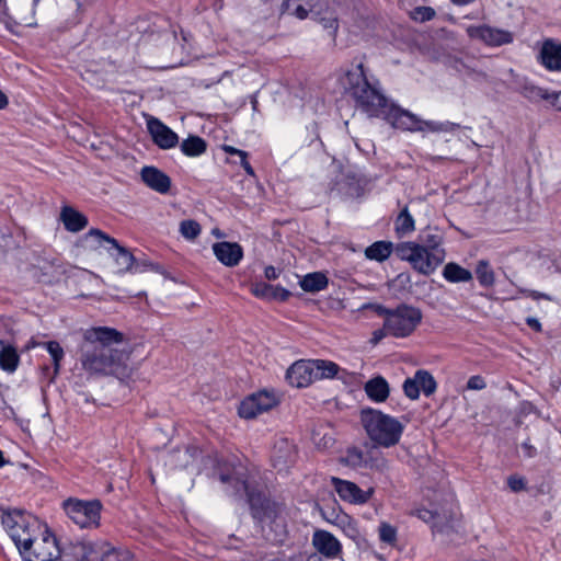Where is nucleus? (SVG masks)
Here are the masks:
<instances>
[{
    "label": "nucleus",
    "mask_w": 561,
    "mask_h": 561,
    "mask_svg": "<svg viewBox=\"0 0 561 561\" xmlns=\"http://www.w3.org/2000/svg\"><path fill=\"white\" fill-rule=\"evenodd\" d=\"M468 37L472 41H479L490 47H499L513 43L514 35L512 32L493 27L488 24L469 25L466 28Z\"/></svg>",
    "instance_id": "10"
},
{
    "label": "nucleus",
    "mask_w": 561,
    "mask_h": 561,
    "mask_svg": "<svg viewBox=\"0 0 561 561\" xmlns=\"http://www.w3.org/2000/svg\"><path fill=\"white\" fill-rule=\"evenodd\" d=\"M312 545L319 553L335 559L342 552V545L331 533L327 530H317L312 537Z\"/></svg>",
    "instance_id": "19"
},
{
    "label": "nucleus",
    "mask_w": 561,
    "mask_h": 561,
    "mask_svg": "<svg viewBox=\"0 0 561 561\" xmlns=\"http://www.w3.org/2000/svg\"><path fill=\"white\" fill-rule=\"evenodd\" d=\"M410 15L412 20L423 23L433 20L436 12L431 7H416L411 11Z\"/></svg>",
    "instance_id": "41"
},
{
    "label": "nucleus",
    "mask_w": 561,
    "mask_h": 561,
    "mask_svg": "<svg viewBox=\"0 0 561 561\" xmlns=\"http://www.w3.org/2000/svg\"><path fill=\"white\" fill-rule=\"evenodd\" d=\"M302 290L307 293H318L325 289L329 285V279L325 274L321 272H313L305 275L299 282Z\"/></svg>",
    "instance_id": "28"
},
{
    "label": "nucleus",
    "mask_w": 561,
    "mask_h": 561,
    "mask_svg": "<svg viewBox=\"0 0 561 561\" xmlns=\"http://www.w3.org/2000/svg\"><path fill=\"white\" fill-rule=\"evenodd\" d=\"M41 0H33L32 1V13L33 15L35 14V11H36V7L38 5Z\"/></svg>",
    "instance_id": "57"
},
{
    "label": "nucleus",
    "mask_w": 561,
    "mask_h": 561,
    "mask_svg": "<svg viewBox=\"0 0 561 561\" xmlns=\"http://www.w3.org/2000/svg\"><path fill=\"white\" fill-rule=\"evenodd\" d=\"M334 490L343 501L350 503L363 504L370 497V492H365L354 482L332 477L331 479Z\"/></svg>",
    "instance_id": "16"
},
{
    "label": "nucleus",
    "mask_w": 561,
    "mask_h": 561,
    "mask_svg": "<svg viewBox=\"0 0 561 561\" xmlns=\"http://www.w3.org/2000/svg\"><path fill=\"white\" fill-rule=\"evenodd\" d=\"M60 219L65 229L69 232H79L83 230L89 221L87 216L76 210L71 206H64L60 211Z\"/></svg>",
    "instance_id": "23"
},
{
    "label": "nucleus",
    "mask_w": 561,
    "mask_h": 561,
    "mask_svg": "<svg viewBox=\"0 0 561 561\" xmlns=\"http://www.w3.org/2000/svg\"><path fill=\"white\" fill-rule=\"evenodd\" d=\"M379 539L388 545H393L397 540V529L388 523H381L379 526Z\"/></svg>",
    "instance_id": "42"
},
{
    "label": "nucleus",
    "mask_w": 561,
    "mask_h": 561,
    "mask_svg": "<svg viewBox=\"0 0 561 561\" xmlns=\"http://www.w3.org/2000/svg\"><path fill=\"white\" fill-rule=\"evenodd\" d=\"M402 389L407 398L417 400L421 392L431 397L437 389V382L428 370L419 369L413 377L404 380Z\"/></svg>",
    "instance_id": "12"
},
{
    "label": "nucleus",
    "mask_w": 561,
    "mask_h": 561,
    "mask_svg": "<svg viewBox=\"0 0 561 561\" xmlns=\"http://www.w3.org/2000/svg\"><path fill=\"white\" fill-rule=\"evenodd\" d=\"M364 391L370 401L382 403L389 398L390 386L385 377L377 375L365 382Z\"/></svg>",
    "instance_id": "21"
},
{
    "label": "nucleus",
    "mask_w": 561,
    "mask_h": 561,
    "mask_svg": "<svg viewBox=\"0 0 561 561\" xmlns=\"http://www.w3.org/2000/svg\"><path fill=\"white\" fill-rule=\"evenodd\" d=\"M523 449L525 450V455L527 457H534L536 455V448L533 447L528 442H524L522 444Z\"/></svg>",
    "instance_id": "53"
},
{
    "label": "nucleus",
    "mask_w": 561,
    "mask_h": 561,
    "mask_svg": "<svg viewBox=\"0 0 561 561\" xmlns=\"http://www.w3.org/2000/svg\"><path fill=\"white\" fill-rule=\"evenodd\" d=\"M82 561H123L119 552L108 545L96 547L89 543L85 547Z\"/></svg>",
    "instance_id": "24"
},
{
    "label": "nucleus",
    "mask_w": 561,
    "mask_h": 561,
    "mask_svg": "<svg viewBox=\"0 0 561 561\" xmlns=\"http://www.w3.org/2000/svg\"><path fill=\"white\" fill-rule=\"evenodd\" d=\"M43 346L46 348V351L51 356L55 374H58V371L60 369V363L65 356L64 348L60 346V344L57 341L45 342V343H43Z\"/></svg>",
    "instance_id": "39"
},
{
    "label": "nucleus",
    "mask_w": 561,
    "mask_h": 561,
    "mask_svg": "<svg viewBox=\"0 0 561 561\" xmlns=\"http://www.w3.org/2000/svg\"><path fill=\"white\" fill-rule=\"evenodd\" d=\"M394 254L423 275H431L443 263L438 255L431 253L417 242L405 241L394 245Z\"/></svg>",
    "instance_id": "7"
},
{
    "label": "nucleus",
    "mask_w": 561,
    "mask_h": 561,
    "mask_svg": "<svg viewBox=\"0 0 561 561\" xmlns=\"http://www.w3.org/2000/svg\"><path fill=\"white\" fill-rule=\"evenodd\" d=\"M20 363V356L12 345H4L0 351V367L8 371L13 373L16 370Z\"/></svg>",
    "instance_id": "33"
},
{
    "label": "nucleus",
    "mask_w": 561,
    "mask_h": 561,
    "mask_svg": "<svg viewBox=\"0 0 561 561\" xmlns=\"http://www.w3.org/2000/svg\"><path fill=\"white\" fill-rule=\"evenodd\" d=\"M423 131L428 130L432 133H454L459 129L461 126L458 123H453L449 121L437 122V121H423Z\"/></svg>",
    "instance_id": "36"
},
{
    "label": "nucleus",
    "mask_w": 561,
    "mask_h": 561,
    "mask_svg": "<svg viewBox=\"0 0 561 561\" xmlns=\"http://www.w3.org/2000/svg\"><path fill=\"white\" fill-rule=\"evenodd\" d=\"M380 336H381V333L378 334L377 332H375V339L376 340H378Z\"/></svg>",
    "instance_id": "60"
},
{
    "label": "nucleus",
    "mask_w": 561,
    "mask_h": 561,
    "mask_svg": "<svg viewBox=\"0 0 561 561\" xmlns=\"http://www.w3.org/2000/svg\"><path fill=\"white\" fill-rule=\"evenodd\" d=\"M443 276L449 283H467L472 279V273L469 270L454 262L444 266Z\"/></svg>",
    "instance_id": "31"
},
{
    "label": "nucleus",
    "mask_w": 561,
    "mask_h": 561,
    "mask_svg": "<svg viewBox=\"0 0 561 561\" xmlns=\"http://www.w3.org/2000/svg\"><path fill=\"white\" fill-rule=\"evenodd\" d=\"M24 24H25L26 26H30V27H34V26H36V25H37V23H36L35 21H33V22H25Z\"/></svg>",
    "instance_id": "59"
},
{
    "label": "nucleus",
    "mask_w": 561,
    "mask_h": 561,
    "mask_svg": "<svg viewBox=\"0 0 561 561\" xmlns=\"http://www.w3.org/2000/svg\"><path fill=\"white\" fill-rule=\"evenodd\" d=\"M224 151L230 156H243L244 157V150L234 148L232 146L225 145L222 147Z\"/></svg>",
    "instance_id": "52"
},
{
    "label": "nucleus",
    "mask_w": 561,
    "mask_h": 561,
    "mask_svg": "<svg viewBox=\"0 0 561 561\" xmlns=\"http://www.w3.org/2000/svg\"><path fill=\"white\" fill-rule=\"evenodd\" d=\"M273 391L261 390L247 397L239 407L238 413L243 419H254L277 404Z\"/></svg>",
    "instance_id": "11"
},
{
    "label": "nucleus",
    "mask_w": 561,
    "mask_h": 561,
    "mask_svg": "<svg viewBox=\"0 0 561 561\" xmlns=\"http://www.w3.org/2000/svg\"><path fill=\"white\" fill-rule=\"evenodd\" d=\"M240 158V164L241 167L243 168V170L245 171V173L248 175H251V176H254V169L252 168V165L250 164L248 158H249V154L247 151H244V158L243 156H238Z\"/></svg>",
    "instance_id": "49"
},
{
    "label": "nucleus",
    "mask_w": 561,
    "mask_h": 561,
    "mask_svg": "<svg viewBox=\"0 0 561 561\" xmlns=\"http://www.w3.org/2000/svg\"><path fill=\"white\" fill-rule=\"evenodd\" d=\"M340 462L354 469L363 468L366 462V456L360 448L352 446L345 450Z\"/></svg>",
    "instance_id": "34"
},
{
    "label": "nucleus",
    "mask_w": 561,
    "mask_h": 561,
    "mask_svg": "<svg viewBox=\"0 0 561 561\" xmlns=\"http://www.w3.org/2000/svg\"><path fill=\"white\" fill-rule=\"evenodd\" d=\"M67 516L80 528H98L103 505L100 500L68 499L64 501Z\"/></svg>",
    "instance_id": "8"
},
{
    "label": "nucleus",
    "mask_w": 561,
    "mask_h": 561,
    "mask_svg": "<svg viewBox=\"0 0 561 561\" xmlns=\"http://www.w3.org/2000/svg\"><path fill=\"white\" fill-rule=\"evenodd\" d=\"M476 275L482 287L489 288L494 285L495 275L488 261L481 260L476 267Z\"/></svg>",
    "instance_id": "35"
},
{
    "label": "nucleus",
    "mask_w": 561,
    "mask_h": 561,
    "mask_svg": "<svg viewBox=\"0 0 561 561\" xmlns=\"http://www.w3.org/2000/svg\"><path fill=\"white\" fill-rule=\"evenodd\" d=\"M308 561H323V559L317 554H312L308 558Z\"/></svg>",
    "instance_id": "56"
},
{
    "label": "nucleus",
    "mask_w": 561,
    "mask_h": 561,
    "mask_svg": "<svg viewBox=\"0 0 561 561\" xmlns=\"http://www.w3.org/2000/svg\"><path fill=\"white\" fill-rule=\"evenodd\" d=\"M415 230V220L409 210L408 206H404L394 219V231L398 238H403Z\"/></svg>",
    "instance_id": "26"
},
{
    "label": "nucleus",
    "mask_w": 561,
    "mask_h": 561,
    "mask_svg": "<svg viewBox=\"0 0 561 561\" xmlns=\"http://www.w3.org/2000/svg\"><path fill=\"white\" fill-rule=\"evenodd\" d=\"M507 485L513 492H520L526 489V481L520 476L512 474L507 478Z\"/></svg>",
    "instance_id": "44"
},
{
    "label": "nucleus",
    "mask_w": 561,
    "mask_h": 561,
    "mask_svg": "<svg viewBox=\"0 0 561 561\" xmlns=\"http://www.w3.org/2000/svg\"><path fill=\"white\" fill-rule=\"evenodd\" d=\"M1 523L23 561H57L56 536L37 517L21 511L3 512Z\"/></svg>",
    "instance_id": "2"
},
{
    "label": "nucleus",
    "mask_w": 561,
    "mask_h": 561,
    "mask_svg": "<svg viewBox=\"0 0 561 561\" xmlns=\"http://www.w3.org/2000/svg\"><path fill=\"white\" fill-rule=\"evenodd\" d=\"M216 259L228 267L237 266L243 257V249L237 242L221 241L213 245Z\"/></svg>",
    "instance_id": "18"
},
{
    "label": "nucleus",
    "mask_w": 561,
    "mask_h": 561,
    "mask_svg": "<svg viewBox=\"0 0 561 561\" xmlns=\"http://www.w3.org/2000/svg\"><path fill=\"white\" fill-rule=\"evenodd\" d=\"M394 252L393 243L390 241H376L365 250V255L369 260L377 262L386 261Z\"/></svg>",
    "instance_id": "29"
},
{
    "label": "nucleus",
    "mask_w": 561,
    "mask_h": 561,
    "mask_svg": "<svg viewBox=\"0 0 561 561\" xmlns=\"http://www.w3.org/2000/svg\"><path fill=\"white\" fill-rule=\"evenodd\" d=\"M523 94L525 98L529 99L530 101H539V100H549L552 101L554 105L558 106L559 110H561V104H559V100H561V92L559 93H550L548 90L542 89L537 85H525L523 89Z\"/></svg>",
    "instance_id": "30"
},
{
    "label": "nucleus",
    "mask_w": 561,
    "mask_h": 561,
    "mask_svg": "<svg viewBox=\"0 0 561 561\" xmlns=\"http://www.w3.org/2000/svg\"><path fill=\"white\" fill-rule=\"evenodd\" d=\"M180 232L184 238L193 240L201 233V226L195 220H183L180 225Z\"/></svg>",
    "instance_id": "40"
},
{
    "label": "nucleus",
    "mask_w": 561,
    "mask_h": 561,
    "mask_svg": "<svg viewBox=\"0 0 561 561\" xmlns=\"http://www.w3.org/2000/svg\"><path fill=\"white\" fill-rule=\"evenodd\" d=\"M423 319L422 310L408 304H400L393 308L388 321H383V330L388 335L397 339L410 336Z\"/></svg>",
    "instance_id": "6"
},
{
    "label": "nucleus",
    "mask_w": 561,
    "mask_h": 561,
    "mask_svg": "<svg viewBox=\"0 0 561 561\" xmlns=\"http://www.w3.org/2000/svg\"><path fill=\"white\" fill-rule=\"evenodd\" d=\"M290 296L289 290L282 286H274L273 287V296H271V299L279 300V301H286Z\"/></svg>",
    "instance_id": "47"
},
{
    "label": "nucleus",
    "mask_w": 561,
    "mask_h": 561,
    "mask_svg": "<svg viewBox=\"0 0 561 561\" xmlns=\"http://www.w3.org/2000/svg\"><path fill=\"white\" fill-rule=\"evenodd\" d=\"M540 64L549 71L561 70V44L553 39H546L542 43L539 57Z\"/></svg>",
    "instance_id": "20"
},
{
    "label": "nucleus",
    "mask_w": 561,
    "mask_h": 561,
    "mask_svg": "<svg viewBox=\"0 0 561 561\" xmlns=\"http://www.w3.org/2000/svg\"><path fill=\"white\" fill-rule=\"evenodd\" d=\"M454 4L456 5H468V4H471L473 2H476L477 0H450Z\"/></svg>",
    "instance_id": "54"
},
{
    "label": "nucleus",
    "mask_w": 561,
    "mask_h": 561,
    "mask_svg": "<svg viewBox=\"0 0 561 561\" xmlns=\"http://www.w3.org/2000/svg\"><path fill=\"white\" fill-rule=\"evenodd\" d=\"M419 247H424L431 253L438 255L444 262L446 252L442 248L443 237L436 229L427 228L419 236Z\"/></svg>",
    "instance_id": "25"
},
{
    "label": "nucleus",
    "mask_w": 561,
    "mask_h": 561,
    "mask_svg": "<svg viewBox=\"0 0 561 561\" xmlns=\"http://www.w3.org/2000/svg\"><path fill=\"white\" fill-rule=\"evenodd\" d=\"M81 5H82L81 2L79 0H77V8H78V10L81 8Z\"/></svg>",
    "instance_id": "61"
},
{
    "label": "nucleus",
    "mask_w": 561,
    "mask_h": 561,
    "mask_svg": "<svg viewBox=\"0 0 561 561\" xmlns=\"http://www.w3.org/2000/svg\"><path fill=\"white\" fill-rule=\"evenodd\" d=\"M526 323H527V325L530 329H533L536 332H541L542 331V325H541L540 321L537 318L528 317L526 319Z\"/></svg>",
    "instance_id": "50"
},
{
    "label": "nucleus",
    "mask_w": 561,
    "mask_h": 561,
    "mask_svg": "<svg viewBox=\"0 0 561 561\" xmlns=\"http://www.w3.org/2000/svg\"><path fill=\"white\" fill-rule=\"evenodd\" d=\"M219 480L232 488L231 494L245 495L250 505L252 517L262 526L277 522L280 514V506L265 499L260 492L254 491L248 483L247 474L242 468L234 470L231 474L221 473Z\"/></svg>",
    "instance_id": "4"
},
{
    "label": "nucleus",
    "mask_w": 561,
    "mask_h": 561,
    "mask_svg": "<svg viewBox=\"0 0 561 561\" xmlns=\"http://www.w3.org/2000/svg\"><path fill=\"white\" fill-rule=\"evenodd\" d=\"M519 293L531 298L533 300H539V299H546V300H549V301H552L553 298L552 296L546 294V293H541V291H538V290H533V289H527V288H520L519 289Z\"/></svg>",
    "instance_id": "46"
},
{
    "label": "nucleus",
    "mask_w": 561,
    "mask_h": 561,
    "mask_svg": "<svg viewBox=\"0 0 561 561\" xmlns=\"http://www.w3.org/2000/svg\"><path fill=\"white\" fill-rule=\"evenodd\" d=\"M180 148L186 157H199L205 153L207 144L199 136H190L182 141Z\"/></svg>",
    "instance_id": "32"
},
{
    "label": "nucleus",
    "mask_w": 561,
    "mask_h": 561,
    "mask_svg": "<svg viewBox=\"0 0 561 561\" xmlns=\"http://www.w3.org/2000/svg\"><path fill=\"white\" fill-rule=\"evenodd\" d=\"M371 308L378 316L383 317V319H385L383 321H388V319L390 318V314L393 311V309L387 308L383 305H378V304L373 305Z\"/></svg>",
    "instance_id": "48"
},
{
    "label": "nucleus",
    "mask_w": 561,
    "mask_h": 561,
    "mask_svg": "<svg viewBox=\"0 0 561 561\" xmlns=\"http://www.w3.org/2000/svg\"><path fill=\"white\" fill-rule=\"evenodd\" d=\"M83 238L85 241L92 240L99 245L103 243L108 244L106 250L114 257L118 266V272L125 273L131 270L135 262L134 255L126 248L122 247L113 237L104 233L100 229L93 228L89 230Z\"/></svg>",
    "instance_id": "9"
},
{
    "label": "nucleus",
    "mask_w": 561,
    "mask_h": 561,
    "mask_svg": "<svg viewBox=\"0 0 561 561\" xmlns=\"http://www.w3.org/2000/svg\"><path fill=\"white\" fill-rule=\"evenodd\" d=\"M416 515L425 523H431L437 531H445L453 526L454 513L451 511L440 513L438 511L421 508L416 511Z\"/></svg>",
    "instance_id": "22"
},
{
    "label": "nucleus",
    "mask_w": 561,
    "mask_h": 561,
    "mask_svg": "<svg viewBox=\"0 0 561 561\" xmlns=\"http://www.w3.org/2000/svg\"><path fill=\"white\" fill-rule=\"evenodd\" d=\"M147 126L153 142L160 149H171L179 144L178 134L158 118H151L148 121Z\"/></svg>",
    "instance_id": "15"
},
{
    "label": "nucleus",
    "mask_w": 561,
    "mask_h": 561,
    "mask_svg": "<svg viewBox=\"0 0 561 561\" xmlns=\"http://www.w3.org/2000/svg\"><path fill=\"white\" fill-rule=\"evenodd\" d=\"M140 178L149 188L160 194H167L171 188L170 176L153 165L144 167L140 171Z\"/></svg>",
    "instance_id": "17"
},
{
    "label": "nucleus",
    "mask_w": 561,
    "mask_h": 561,
    "mask_svg": "<svg viewBox=\"0 0 561 561\" xmlns=\"http://www.w3.org/2000/svg\"><path fill=\"white\" fill-rule=\"evenodd\" d=\"M7 105H8V98L2 91H0V110L4 108Z\"/></svg>",
    "instance_id": "55"
},
{
    "label": "nucleus",
    "mask_w": 561,
    "mask_h": 561,
    "mask_svg": "<svg viewBox=\"0 0 561 561\" xmlns=\"http://www.w3.org/2000/svg\"><path fill=\"white\" fill-rule=\"evenodd\" d=\"M359 422L374 447L391 448L400 443L404 432L399 419L373 408L360 410Z\"/></svg>",
    "instance_id": "5"
},
{
    "label": "nucleus",
    "mask_w": 561,
    "mask_h": 561,
    "mask_svg": "<svg viewBox=\"0 0 561 561\" xmlns=\"http://www.w3.org/2000/svg\"><path fill=\"white\" fill-rule=\"evenodd\" d=\"M486 387L484 378L480 375L471 376L467 381L468 390H482Z\"/></svg>",
    "instance_id": "45"
},
{
    "label": "nucleus",
    "mask_w": 561,
    "mask_h": 561,
    "mask_svg": "<svg viewBox=\"0 0 561 561\" xmlns=\"http://www.w3.org/2000/svg\"><path fill=\"white\" fill-rule=\"evenodd\" d=\"M296 459L297 448L293 442L286 437H279L274 442L271 462L277 471H286L296 462Z\"/></svg>",
    "instance_id": "13"
},
{
    "label": "nucleus",
    "mask_w": 561,
    "mask_h": 561,
    "mask_svg": "<svg viewBox=\"0 0 561 561\" xmlns=\"http://www.w3.org/2000/svg\"><path fill=\"white\" fill-rule=\"evenodd\" d=\"M312 442L320 450H328L335 444L332 433L328 430L323 431L322 428H318L312 432Z\"/></svg>",
    "instance_id": "38"
},
{
    "label": "nucleus",
    "mask_w": 561,
    "mask_h": 561,
    "mask_svg": "<svg viewBox=\"0 0 561 561\" xmlns=\"http://www.w3.org/2000/svg\"><path fill=\"white\" fill-rule=\"evenodd\" d=\"M82 339L79 353L84 371L94 376L124 375L128 355L114 347L123 343L122 332L110 327H92L83 331Z\"/></svg>",
    "instance_id": "3"
},
{
    "label": "nucleus",
    "mask_w": 561,
    "mask_h": 561,
    "mask_svg": "<svg viewBox=\"0 0 561 561\" xmlns=\"http://www.w3.org/2000/svg\"><path fill=\"white\" fill-rule=\"evenodd\" d=\"M340 83L350 94L356 106L369 117H381L393 128L409 131H423L422 119L408 110L393 103L371 84L366 76L362 61L352 64L340 77Z\"/></svg>",
    "instance_id": "1"
},
{
    "label": "nucleus",
    "mask_w": 561,
    "mask_h": 561,
    "mask_svg": "<svg viewBox=\"0 0 561 561\" xmlns=\"http://www.w3.org/2000/svg\"><path fill=\"white\" fill-rule=\"evenodd\" d=\"M313 364L314 381L322 379H332L337 376L341 370L340 366L327 359H311Z\"/></svg>",
    "instance_id": "27"
},
{
    "label": "nucleus",
    "mask_w": 561,
    "mask_h": 561,
    "mask_svg": "<svg viewBox=\"0 0 561 561\" xmlns=\"http://www.w3.org/2000/svg\"><path fill=\"white\" fill-rule=\"evenodd\" d=\"M288 383L296 388H305L314 382L313 364L311 359H299L286 371Z\"/></svg>",
    "instance_id": "14"
},
{
    "label": "nucleus",
    "mask_w": 561,
    "mask_h": 561,
    "mask_svg": "<svg viewBox=\"0 0 561 561\" xmlns=\"http://www.w3.org/2000/svg\"><path fill=\"white\" fill-rule=\"evenodd\" d=\"M264 275L267 279L274 280L278 277L279 272L274 266L270 265L265 267Z\"/></svg>",
    "instance_id": "51"
},
{
    "label": "nucleus",
    "mask_w": 561,
    "mask_h": 561,
    "mask_svg": "<svg viewBox=\"0 0 561 561\" xmlns=\"http://www.w3.org/2000/svg\"><path fill=\"white\" fill-rule=\"evenodd\" d=\"M4 465H5V460L3 457V453L0 450V468L3 467Z\"/></svg>",
    "instance_id": "58"
},
{
    "label": "nucleus",
    "mask_w": 561,
    "mask_h": 561,
    "mask_svg": "<svg viewBox=\"0 0 561 561\" xmlns=\"http://www.w3.org/2000/svg\"><path fill=\"white\" fill-rule=\"evenodd\" d=\"M273 287L270 284L259 282L251 286V293L261 299H271V296H273Z\"/></svg>",
    "instance_id": "43"
},
{
    "label": "nucleus",
    "mask_w": 561,
    "mask_h": 561,
    "mask_svg": "<svg viewBox=\"0 0 561 561\" xmlns=\"http://www.w3.org/2000/svg\"><path fill=\"white\" fill-rule=\"evenodd\" d=\"M378 447H374L368 450L366 455V462L364 465L365 468L376 469L378 471H383L388 469L389 462L388 460L381 455V453L377 451Z\"/></svg>",
    "instance_id": "37"
}]
</instances>
